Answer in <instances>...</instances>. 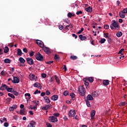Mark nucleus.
Here are the masks:
<instances>
[{
    "label": "nucleus",
    "mask_w": 127,
    "mask_h": 127,
    "mask_svg": "<svg viewBox=\"0 0 127 127\" xmlns=\"http://www.w3.org/2000/svg\"><path fill=\"white\" fill-rule=\"evenodd\" d=\"M51 99L52 101H57L58 100V95H53L51 97Z\"/></svg>",
    "instance_id": "6ab92c4d"
},
{
    "label": "nucleus",
    "mask_w": 127,
    "mask_h": 127,
    "mask_svg": "<svg viewBox=\"0 0 127 127\" xmlns=\"http://www.w3.org/2000/svg\"><path fill=\"white\" fill-rule=\"evenodd\" d=\"M19 61L20 63H25V60L22 57L19 58Z\"/></svg>",
    "instance_id": "7c9ffc66"
},
{
    "label": "nucleus",
    "mask_w": 127,
    "mask_h": 127,
    "mask_svg": "<svg viewBox=\"0 0 127 127\" xmlns=\"http://www.w3.org/2000/svg\"><path fill=\"white\" fill-rule=\"evenodd\" d=\"M6 90L7 92H11V91H12V88H9V87H8V86H7Z\"/></svg>",
    "instance_id": "09e8293b"
},
{
    "label": "nucleus",
    "mask_w": 127,
    "mask_h": 127,
    "mask_svg": "<svg viewBox=\"0 0 127 127\" xmlns=\"http://www.w3.org/2000/svg\"><path fill=\"white\" fill-rule=\"evenodd\" d=\"M44 100H45V102L47 103V104H49L50 103V99H49V98L47 96L45 97Z\"/></svg>",
    "instance_id": "5701e85b"
},
{
    "label": "nucleus",
    "mask_w": 127,
    "mask_h": 127,
    "mask_svg": "<svg viewBox=\"0 0 127 127\" xmlns=\"http://www.w3.org/2000/svg\"><path fill=\"white\" fill-rule=\"evenodd\" d=\"M30 110H34V111H36V110H37V107L34 106V107H32V106H30Z\"/></svg>",
    "instance_id": "58836bf2"
},
{
    "label": "nucleus",
    "mask_w": 127,
    "mask_h": 127,
    "mask_svg": "<svg viewBox=\"0 0 127 127\" xmlns=\"http://www.w3.org/2000/svg\"><path fill=\"white\" fill-rule=\"evenodd\" d=\"M17 55L18 56H21L22 55V52L21 51V50L20 49H17Z\"/></svg>",
    "instance_id": "c756f323"
},
{
    "label": "nucleus",
    "mask_w": 127,
    "mask_h": 127,
    "mask_svg": "<svg viewBox=\"0 0 127 127\" xmlns=\"http://www.w3.org/2000/svg\"><path fill=\"white\" fill-rule=\"evenodd\" d=\"M123 12L126 14V13H127V7L126 8H124L123 10Z\"/></svg>",
    "instance_id": "864d4df0"
},
{
    "label": "nucleus",
    "mask_w": 127,
    "mask_h": 127,
    "mask_svg": "<svg viewBox=\"0 0 127 127\" xmlns=\"http://www.w3.org/2000/svg\"><path fill=\"white\" fill-rule=\"evenodd\" d=\"M36 123L34 121H31L28 125V127H35Z\"/></svg>",
    "instance_id": "4468645a"
},
{
    "label": "nucleus",
    "mask_w": 127,
    "mask_h": 127,
    "mask_svg": "<svg viewBox=\"0 0 127 127\" xmlns=\"http://www.w3.org/2000/svg\"><path fill=\"white\" fill-rule=\"evenodd\" d=\"M83 31H84V28H82L81 30L77 32V34H81Z\"/></svg>",
    "instance_id": "a18cd8bd"
},
{
    "label": "nucleus",
    "mask_w": 127,
    "mask_h": 127,
    "mask_svg": "<svg viewBox=\"0 0 127 127\" xmlns=\"http://www.w3.org/2000/svg\"><path fill=\"white\" fill-rule=\"evenodd\" d=\"M75 115H76V111H75V110H70L68 113L69 117H74Z\"/></svg>",
    "instance_id": "9d476101"
},
{
    "label": "nucleus",
    "mask_w": 127,
    "mask_h": 127,
    "mask_svg": "<svg viewBox=\"0 0 127 127\" xmlns=\"http://www.w3.org/2000/svg\"><path fill=\"white\" fill-rule=\"evenodd\" d=\"M104 37H105V38H109V33H104Z\"/></svg>",
    "instance_id": "603ef678"
},
{
    "label": "nucleus",
    "mask_w": 127,
    "mask_h": 127,
    "mask_svg": "<svg viewBox=\"0 0 127 127\" xmlns=\"http://www.w3.org/2000/svg\"><path fill=\"white\" fill-rule=\"evenodd\" d=\"M104 28L105 29H109V28H110V26L108 24H105L104 25Z\"/></svg>",
    "instance_id": "49530a36"
},
{
    "label": "nucleus",
    "mask_w": 127,
    "mask_h": 127,
    "mask_svg": "<svg viewBox=\"0 0 127 127\" xmlns=\"http://www.w3.org/2000/svg\"><path fill=\"white\" fill-rule=\"evenodd\" d=\"M32 103L34 104V105H35V107H37V106L39 105V101L37 100H34L32 101Z\"/></svg>",
    "instance_id": "cd10ccee"
},
{
    "label": "nucleus",
    "mask_w": 127,
    "mask_h": 127,
    "mask_svg": "<svg viewBox=\"0 0 127 127\" xmlns=\"http://www.w3.org/2000/svg\"><path fill=\"white\" fill-rule=\"evenodd\" d=\"M73 16H75V14L73 13L72 12H68L67 14V17L69 18H71V17H73Z\"/></svg>",
    "instance_id": "a878e982"
},
{
    "label": "nucleus",
    "mask_w": 127,
    "mask_h": 127,
    "mask_svg": "<svg viewBox=\"0 0 127 127\" xmlns=\"http://www.w3.org/2000/svg\"><path fill=\"white\" fill-rule=\"evenodd\" d=\"M40 93H41V91L40 90H38L37 89L34 92V95H36V94H40Z\"/></svg>",
    "instance_id": "c03bdc74"
},
{
    "label": "nucleus",
    "mask_w": 127,
    "mask_h": 127,
    "mask_svg": "<svg viewBox=\"0 0 127 127\" xmlns=\"http://www.w3.org/2000/svg\"><path fill=\"white\" fill-rule=\"evenodd\" d=\"M4 63L9 64L11 62V61L8 59H5L4 60Z\"/></svg>",
    "instance_id": "2f4dec72"
},
{
    "label": "nucleus",
    "mask_w": 127,
    "mask_h": 127,
    "mask_svg": "<svg viewBox=\"0 0 127 127\" xmlns=\"http://www.w3.org/2000/svg\"><path fill=\"white\" fill-rule=\"evenodd\" d=\"M19 114L21 115V116H25V115H26L25 110L24 109H21L19 111Z\"/></svg>",
    "instance_id": "f3484780"
},
{
    "label": "nucleus",
    "mask_w": 127,
    "mask_h": 127,
    "mask_svg": "<svg viewBox=\"0 0 127 127\" xmlns=\"http://www.w3.org/2000/svg\"><path fill=\"white\" fill-rule=\"evenodd\" d=\"M70 96L71 97V98H75V94L73 93H71Z\"/></svg>",
    "instance_id": "680f3d73"
},
{
    "label": "nucleus",
    "mask_w": 127,
    "mask_h": 127,
    "mask_svg": "<svg viewBox=\"0 0 127 127\" xmlns=\"http://www.w3.org/2000/svg\"><path fill=\"white\" fill-rule=\"evenodd\" d=\"M110 28L111 29H120V25H119V22L113 20L112 24L110 25Z\"/></svg>",
    "instance_id": "f257e3e1"
},
{
    "label": "nucleus",
    "mask_w": 127,
    "mask_h": 127,
    "mask_svg": "<svg viewBox=\"0 0 127 127\" xmlns=\"http://www.w3.org/2000/svg\"><path fill=\"white\" fill-rule=\"evenodd\" d=\"M85 102L87 107L90 108V107H91V104L90 103V101L88 100H85Z\"/></svg>",
    "instance_id": "f704fd0d"
},
{
    "label": "nucleus",
    "mask_w": 127,
    "mask_h": 127,
    "mask_svg": "<svg viewBox=\"0 0 127 127\" xmlns=\"http://www.w3.org/2000/svg\"><path fill=\"white\" fill-rule=\"evenodd\" d=\"M127 102L122 101L119 104V105L120 106V107H124V106H126V105H127Z\"/></svg>",
    "instance_id": "b1692460"
},
{
    "label": "nucleus",
    "mask_w": 127,
    "mask_h": 127,
    "mask_svg": "<svg viewBox=\"0 0 127 127\" xmlns=\"http://www.w3.org/2000/svg\"><path fill=\"white\" fill-rule=\"evenodd\" d=\"M36 59L39 61H43V56L39 52L36 54Z\"/></svg>",
    "instance_id": "7ed1b4c3"
},
{
    "label": "nucleus",
    "mask_w": 127,
    "mask_h": 127,
    "mask_svg": "<svg viewBox=\"0 0 127 127\" xmlns=\"http://www.w3.org/2000/svg\"><path fill=\"white\" fill-rule=\"evenodd\" d=\"M7 86L5 84H2L0 88V90L1 91H5V90H7Z\"/></svg>",
    "instance_id": "2eb2a0df"
},
{
    "label": "nucleus",
    "mask_w": 127,
    "mask_h": 127,
    "mask_svg": "<svg viewBox=\"0 0 127 127\" xmlns=\"http://www.w3.org/2000/svg\"><path fill=\"white\" fill-rule=\"evenodd\" d=\"M12 82L14 83V84H18L19 83V79H18L17 77H14Z\"/></svg>",
    "instance_id": "ddd939ff"
},
{
    "label": "nucleus",
    "mask_w": 127,
    "mask_h": 127,
    "mask_svg": "<svg viewBox=\"0 0 127 127\" xmlns=\"http://www.w3.org/2000/svg\"><path fill=\"white\" fill-rule=\"evenodd\" d=\"M29 55L30 57H32L33 55H34V52L32 51L31 53H29Z\"/></svg>",
    "instance_id": "5fc2aeb1"
},
{
    "label": "nucleus",
    "mask_w": 127,
    "mask_h": 127,
    "mask_svg": "<svg viewBox=\"0 0 127 127\" xmlns=\"http://www.w3.org/2000/svg\"><path fill=\"white\" fill-rule=\"evenodd\" d=\"M79 39H80V40H86V39H87V37H86V36H83L82 35H79Z\"/></svg>",
    "instance_id": "bb28decb"
},
{
    "label": "nucleus",
    "mask_w": 127,
    "mask_h": 127,
    "mask_svg": "<svg viewBox=\"0 0 127 127\" xmlns=\"http://www.w3.org/2000/svg\"><path fill=\"white\" fill-rule=\"evenodd\" d=\"M0 122L1 124H2V123H3L4 122H7V120H6L5 117H3L2 120H0Z\"/></svg>",
    "instance_id": "ea45409f"
},
{
    "label": "nucleus",
    "mask_w": 127,
    "mask_h": 127,
    "mask_svg": "<svg viewBox=\"0 0 127 127\" xmlns=\"http://www.w3.org/2000/svg\"><path fill=\"white\" fill-rule=\"evenodd\" d=\"M70 59L72 60H76V59H78V57L76 56H71Z\"/></svg>",
    "instance_id": "72a5a7b5"
},
{
    "label": "nucleus",
    "mask_w": 127,
    "mask_h": 127,
    "mask_svg": "<svg viewBox=\"0 0 127 127\" xmlns=\"http://www.w3.org/2000/svg\"><path fill=\"white\" fill-rule=\"evenodd\" d=\"M59 28L60 30H62V29H63V28H64V27H63V26H62V25H59Z\"/></svg>",
    "instance_id": "e2e57ef3"
},
{
    "label": "nucleus",
    "mask_w": 127,
    "mask_h": 127,
    "mask_svg": "<svg viewBox=\"0 0 127 127\" xmlns=\"http://www.w3.org/2000/svg\"><path fill=\"white\" fill-rule=\"evenodd\" d=\"M8 96L9 97H10V98H12V99H15V97L14 96V95H13V94H12L11 93H8Z\"/></svg>",
    "instance_id": "4c0bfd02"
},
{
    "label": "nucleus",
    "mask_w": 127,
    "mask_h": 127,
    "mask_svg": "<svg viewBox=\"0 0 127 127\" xmlns=\"http://www.w3.org/2000/svg\"><path fill=\"white\" fill-rule=\"evenodd\" d=\"M116 35L117 37H121L123 35V33L121 31L118 32L117 33Z\"/></svg>",
    "instance_id": "473e14b6"
},
{
    "label": "nucleus",
    "mask_w": 127,
    "mask_h": 127,
    "mask_svg": "<svg viewBox=\"0 0 127 127\" xmlns=\"http://www.w3.org/2000/svg\"><path fill=\"white\" fill-rule=\"evenodd\" d=\"M43 50L45 53L47 54H50L51 53V51H50V49L47 47H44L43 48Z\"/></svg>",
    "instance_id": "9b49d317"
},
{
    "label": "nucleus",
    "mask_w": 127,
    "mask_h": 127,
    "mask_svg": "<svg viewBox=\"0 0 127 127\" xmlns=\"http://www.w3.org/2000/svg\"><path fill=\"white\" fill-rule=\"evenodd\" d=\"M125 49H121L119 52L118 54H122V53H123V52L124 51Z\"/></svg>",
    "instance_id": "052dcab7"
},
{
    "label": "nucleus",
    "mask_w": 127,
    "mask_h": 127,
    "mask_svg": "<svg viewBox=\"0 0 127 127\" xmlns=\"http://www.w3.org/2000/svg\"><path fill=\"white\" fill-rule=\"evenodd\" d=\"M49 121L51 122V123H57L58 119L55 116H50L49 117Z\"/></svg>",
    "instance_id": "20e7f679"
},
{
    "label": "nucleus",
    "mask_w": 127,
    "mask_h": 127,
    "mask_svg": "<svg viewBox=\"0 0 127 127\" xmlns=\"http://www.w3.org/2000/svg\"><path fill=\"white\" fill-rule=\"evenodd\" d=\"M85 10L87 11V12H92V10H93L91 6L88 7L85 9Z\"/></svg>",
    "instance_id": "c85d7f7f"
},
{
    "label": "nucleus",
    "mask_w": 127,
    "mask_h": 127,
    "mask_svg": "<svg viewBox=\"0 0 127 127\" xmlns=\"http://www.w3.org/2000/svg\"><path fill=\"white\" fill-rule=\"evenodd\" d=\"M105 42H106V39L105 38H103V39H101V40H100V43L101 44H103V43H105Z\"/></svg>",
    "instance_id": "37998d69"
},
{
    "label": "nucleus",
    "mask_w": 127,
    "mask_h": 127,
    "mask_svg": "<svg viewBox=\"0 0 127 127\" xmlns=\"http://www.w3.org/2000/svg\"><path fill=\"white\" fill-rule=\"evenodd\" d=\"M41 76L43 78H46V74L42 73Z\"/></svg>",
    "instance_id": "338daca9"
},
{
    "label": "nucleus",
    "mask_w": 127,
    "mask_h": 127,
    "mask_svg": "<svg viewBox=\"0 0 127 127\" xmlns=\"http://www.w3.org/2000/svg\"><path fill=\"white\" fill-rule=\"evenodd\" d=\"M27 62L29 65H33L34 64V62H33V60L31 59V58H27L26 59Z\"/></svg>",
    "instance_id": "423d86ee"
},
{
    "label": "nucleus",
    "mask_w": 127,
    "mask_h": 127,
    "mask_svg": "<svg viewBox=\"0 0 127 127\" xmlns=\"http://www.w3.org/2000/svg\"><path fill=\"white\" fill-rule=\"evenodd\" d=\"M60 115V114H59V113H55L54 116L56 117L57 118V117H59V116Z\"/></svg>",
    "instance_id": "774afa93"
},
{
    "label": "nucleus",
    "mask_w": 127,
    "mask_h": 127,
    "mask_svg": "<svg viewBox=\"0 0 127 127\" xmlns=\"http://www.w3.org/2000/svg\"><path fill=\"white\" fill-rule=\"evenodd\" d=\"M55 79L58 85L60 84V79H59V77L57 75L55 76Z\"/></svg>",
    "instance_id": "4be33fe9"
},
{
    "label": "nucleus",
    "mask_w": 127,
    "mask_h": 127,
    "mask_svg": "<svg viewBox=\"0 0 127 127\" xmlns=\"http://www.w3.org/2000/svg\"><path fill=\"white\" fill-rule=\"evenodd\" d=\"M91 96L96 98L97 97H99V93L97 91H94L91 93Z\"/></svg>",
    "instance_id": "a211bd4d"
},
{
    "label": "nucleus",
    "mask_w": 127,
    "mask_h": 127,
    "mask_svg": "<svg viewBox=\"0 0 127 127\" xmlns=\"http://www.w3.org/2000/svg\"><path fill=\"white\" fill-rule=\"evenodd\" d=\"M46 94L47 96H49V95H50V94H51V93H50V91L49 90H47L46 92Z\"/></svg>",
    "instance_id": "13d9d810"
},
{
    "label": "nucleus",
    "mask_w": 127,
    "mask_h": 127,
    "mask_svg": "<svg viewBox=\"0 0 127 127\" xmlns=\"http://www.w3.org/2000/svg\"><path fill=\"white\" fill-rule=\"evenodd\" d=\"M54 63V62L53 61L46 62V64H52Z\"/></svg>",
    "instance_id": "8fccbe9b"
},
{
    "label": "nucleus",
    "mask_w": 127,
    "mask_h": 127,
    "mask_svg": "<svg viewBox=\"0 0 127 127\" xmlns=\"http://www.w3.org/2000/svg\"><path fill=\"white\" fill-rule=\"evenodd\" d=\"M78 92L80 96H85L86 94V90H85V88H84V86H79Z\"/></svg>",
    "instance_id": "f03ea898"
},
{
    "label": "nucleus",
    "mask_w": 127,
    "mask_h": 127,
    "mask_svg": "<svg viewBox=\"0 0 127 127\" xmlns=\"http://www.w3.org/2000/svg\"><path fill=\"white\" fill-rule=\"evenodd\" d=\"M64 96H68L69 95V92L68 91H65L64 92Z\"/></svg>",
    "instance_id": "de8ad7c7"
},
{
    "label": "nucleus",
    "mask_w": 127,
    "mask_h": 127,
    "mask_svg": "<svg viewBox=\"0 0 127 127\" xmlns=\"http://www.w3.org/2000/svg\"><path fill=\"white\" fill-rule=\"evenodd\" d=\"M8 126H9V125L7 123V122H5L4 124V127H8Z\"/></svg>",
    "instance_id": "69168bd1"
},
{
    "label": "nucleus",
    "mask_w": 127,
    "mask_h": 127,
    "mask_svg": "<svg viewBox=\"0 0 127 127\" xmlns=\"http://www.w3.org/2000/svg\"><path fill=\"white\" fill-rule=\"evenodd\" d=\"M29 79L31 81H36V79H37V77L35 76L34 74H30L29 75Z\"/></svg>",
    "instance_id": "1a4fd4ad"
},
{
    "label": "nucleus",
    "mask_w": 127,
    "mask_h": 127,
    "mask_svg": "<svg viewBox=\"0 0 127 127\" xmlns=\"http://www.w3.org/2000/svg\"><path fill=\"white\" fill-rule=\"evenodd\" d=\"M46 22H47V24L49 25H50L51 24V23H49V18H46L45 19Z\"/></svg>",
    "instance_id": "3c124183"
},
{
    "label": "nucleus",
    "mask_w": 127,
    "mask_h": 127,
    "mask_svg": "<svg viewBox=\"0 0 127 127\" xmlns=\"http://www.w3.org/2000/svg\"><path fill=\"white\" fill-rule=\"evenodd\" d=\"M84 82H86V81H89L90 83H93L94 82V77H86V78L83 79Z\"/></svg>",
    "instance_id": "6e6552de"
},
{
    "label": "nucleus",
    "mask_w": 127,
    "mask_h": 127,
    "mask_svg": "<svg viewBox=\"0 0 127 127\" xmlns=\"http://www.w3.org/2000/svg\"><path fill=\"white\" fill-rule=\"evenodd\" d=\"M34 87H36V88H39L40 87V84L36 82L34 84Z\"/></svg>",
    "instance_id": "c9c22d12"
},
{
    "label": "nucleus",
    "mask_w": 127,
    "mask_h": 127,
    "mask_svg": "<svg viewBox=\"0 0 127 127\" xmlns=\"http://www.w3.org/2000/svg\"><path fill=\"white\" fill-rule=\"evenodd\" d=\"M9 51V49H8V47H5L4 50V53H7Z\"/></svg>",
    "instance_id": "e433bc0d"
},
{
    "label": "nucleus",
    "mask_w": 127,
    "mask_h": 127,
    "mask_svg": "<svg viewBox=\"0 0 127 127\" xmlns=\"http://www.w3.org/2000/svg\"><path fill=\"white\" fill-rule=\"evenodd\" d=\"M55 60H59V59H60V57H59V55H55Z\"/></svg>",
    "instance_id": "79ce46f5"
},
{
    "label": "nucleus",
    "mask_w": 127,
    "mask_h": 127,
    "mask_svg": "<svg viewBox=\"0 0 127 127\" xmlns=\"http://www.w3.org/2000/svg\"><path fill=\"white\" fill-rule=\"evenodd\" d=\"M96 115V111L95 110H92L91 113V118L92 120H94V117Z\"/></svg>",
    "instance_id": "aec40b11"
},
{
    "label": "nucleus",
    "mask_w": 127,
    "mask_h": 127,
    "mask_svg": "<svg viewBox=\"0 0 127 127\" xmlns=\"http://www.w3.org/2000/svg\"><path fill=\"white\" fill-rule=\"evenodd\" d=\"M119 16L121 18H125L126 17V14L123 11H121L119 12Z\"/></svg>",
    "instance_id": "dca6fc26"
},
{
    "label": "nucleus",
    "mask_w": 127,
    "mask_h": 127,
    "mask_svg": "<svg viewBox=\"0 0 127 127\" xmlns=\"http://www.w3.org/2000/svg\"><path fill=\"white\" fill-rule=\"evenodd\" d=\"M46 126H47V127H52V125L50 124V123H47Z\"/></svg>",
    "instance_id": "6e6d98bb"
},
{
    "label": "nucleus",
    "mask_w": 127,
    "mask_h": 127,
    "mask_svg": "<svg viewBox=\"0 0 127 127\" xmlns=\"http://www.w3.org/2000/svg\"><path fill=\"white\" fill-rule=\"evenodd\" d=\"M36 43L40 47H44V43H43V42L37 40L36 42Z\"/></svg>",
    "instance_id": "0eeeda50"
},
{
    "label": "nucleus",
    "mask_w": 127,
    "mask_h": 127,
    "mask_svg": "<svg viewBox=\"0 0 127 127\" xmlns=\"http://www.w3.org/2000/svg\"><path fill=\"white\" fill-rule=\"evenodd\" d=\"M103 84L104 86H108L110 84V81L109 80H104Z\"/></svg>",
    "instance_id": "412c9836"
},
{
    "label": "nucleus",
    "mask_w": 127,
    "mask_h": 127,
    "mask_svg": "<svg viewBox=\"0 0 127 127\" xmlns=\"http://www.w3.org/2000/svg\"><path fill=\"white\" fill-rule=\"evenodd\" d=\"M52 108H53L52 105L48 104L43 107L42 110H43L44 111H47V110H49V109H52Z\"/></svg>",
    "instance_id": "39448f33"
},
{
    "label": "nucleus",
    "mask_w": 127,
    "mask_h": 127,
    "mask_svg": "<svg viewBox=\"0 0 127 127\" xmlns=\"http://www.w3.org/2000/svg\"><path fill=\"white\" fill-rule=\"evenodd\" d=\"M82 13L83 12H82V11H78L76 12L77 15H79V14H82Z\"/></svg>",
    "instance_id": "bf43d9fd"
},
{
    "label": "nucleus",
    "mask_w": 127,
    "mask_h": 127,
    "mask_svg": "<svg viewBox=\"0 0 127 127\" xmlns=\"http://www.w3.org/2000/svg\"><path fill=\"white\" fill-rule=\"evenodd\" d=\"M64 20V22H65L66 23H68V24H70V20H69L68 18H65Z\"/></svg>",
    "instance_id": "a19ab883"
},
{
    "label": "nucleus",
    "mask_w": 127,
    "mask_h": 127,
    "mask_svg": "<svg viewBox=\"0 0 127 127\" xmlns=\"http://www.w3.org/2000/svg\"><path fill=\"white\" fill-rule=\"evenodd\" d=\"M84 84L85 85L86 88L87 87L89 86V82H88L87 81H84Z\"/></svg>",
    "instance_id": "4d7b16f0"
},
{
    "label": "nucleus",
    "mask_w": 127,
    "mask_h": 127,
    "mask_svg": "<svg viewBox=\"0 0 127 127\" xmlns=\"http://www.w3.org/2000/svg\"><path fill=\"white\" fill-rule=\"evenodd\" d=\"M88 101H93V96L90 94H89L87 96V99Z\"/></svg>",
    "instance_id": "393cba45"
},
{
    "label": "nucleus",
    "mask_w": 127,
    "mask_h": 127,
    "mask_svg": "<svg viewBox=\"0 0 127 127\" xmlns=\"http://www.w3.org/2000/svg\"><path fill=\"white\" fill-rule=\"evenodd\" d=\"M108 43H112V42H113L112 39H111L110 38H108Z\"/></svg>",
    "instance_id": "0e129e2a"
},
{
    "label": "nucleus",
    "mask_w": 127,
    "mask_h": 127,
    "mask_svg": "<svg viewBox=\"0 0 127 127\" xmlns=\"http://www.w3.org/2000/svg\"><path fill=\"white\" fill-rule=\"evenodd\" d=\"M16 109H17V105H13L12 106L9 107V110L10 112H13Z\"/></svg>",
    "instance_id": "f8f14e48"
}]
</instances>
